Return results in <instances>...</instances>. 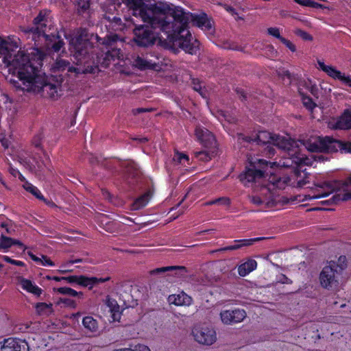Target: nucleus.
<instances>
[{"mask_svg": "<svg viewBox=\"0 0 351 351\" xmlns=\"http://www.w3.org/2000/svg\"><path fill=\"white\" fill-rule=\"evenodd\" d=\"M173 160L175 161H178L180 163H182V160H184L188 161L189 156L184 154H181V153L177 152L173 157Z\"/></svg>", "mask_w": 351, "mask_h": 351, "instance_id": "46", "label": "nucleus"}, {"mask_svg": "<svg viewBox=\"0 0 351 351\" xmlns=\"http://www.w3.org/2000/svg\"><path fill=\"white\" fill-rule=\"evenodd\" d=\"M172 269H173V268L172 267H171V266L159 267V268H156V269H154L153 270H151L149 271V274L151 275L160 274H163V273L167 272V271H171Z\"/></svg>", "mask_w": 351, "mask_h": 351, "instance_id": "38", "label": "nucleus"}, {"mask_svg": "<svg viewBox=\"0 0 351 351\" xmlns=\"http://www.w3.org/2000/svg\"><path fill=\"white\" fill-rule=\"evenodd\" d=\"M194 339L199 344L210 346L217 340L214 329L204 324L196 325L192 330Z\"/></svg>", "mask_w": 351, "mask_h": 351, "instance_id": "11", "label": "nucleus"}, {"mask_svg": "<svg viewBox=\"0 0 351 351\" xmlns=\"http://www.w3.org/2000/svg\"><path fill=\"white\" fill-rule=\"evenodd\" d=\"M134 351H151L150 349L145 345H138L135 347Z\"/></svg>", "mask_w": 351, "mask_h": 351, "instance_id": "61", "label": "nucleus"}, {"mask_svg": "<svg viewBox=\"0 0 351 351\" xmlns=\"http://www.w3.org/2000/svg\"><path fill=\"white\" fill-rule=\"evenodd\" d=\"M268 165L273 168L276 165V162H267L263 159L258 160L257 162L254 163L252 168L247 169L243 174L240 175V180L246 184V182H255L262 178L265 174L263 169Z\"/></svg>", "mask_w": 351, "mask_h": 351, "instance_id": "10", "label": "nucleus"}, {"mask_svg": "<svg viewBox=\"0 0 351 351\" xmlns=\"http://www.w3.org/2000/svg\"><path fill=\"white\" fill-rule=\"evenodd\" d=\"M98 37L95 40L93 48L89 51L87 59L91 62H94L96 69L92 73H97L99 69V65L104 68L108 66L111 61L119 60L123 57L121 50L117 48L114 45L119 40V36L117 34L110 33L104 38Z\"/></svg>", "mask_w": 351, "mask_h": 351, "instance_id": "5", "label": "nucleus"}, {"mask_svg": "<svg viewBox=\"0 0 351 351\" xmlns=\"http://www.w3.org/2000/svg\"><path fill=\"white\" fill-rule=\"evenodd\" d=\"M279 282L282 284H291L292 281L288 278L286 276L281 274L279 278Z\"/></svg>", "mask_w": 351, "mask_h": 351, "instance_id": "59", "label": "nucleus"}, {"mask_svg": "<svg viewBox=\"0 0 351 351\" xmlns=\"http://www.w3.org/2000/svg\"><path fill=\"white\" fill-rule=\"evenodd\" d=\"M240 248H241V245H239V244H236V245H230L228 247H222V248L212 251V253L216 252H225V251H228V250H238Z\"/></svg>", "mask_w": 351, "mask_h": 351, "instance_id": "49", "label": "nucleus"}, {"mask_svg": "<svg viewBox=\"0 0 351 351\" xmlns=\"http://www.w3.org/2000/svg\"><path fill=\"white\" fill-rule=\"evenodd\" d=\"M57 291L62 294L68 295L70 296H82L83 293L82 292H77L74 289L69 287H60L57 289Z\"/></svg>", "mask_w": 351, "mask_h": 351, "instance_id": "32", "label": "nucleus"}, {"mask_svg": "<svg viewBox=\"0 0 351 351\" xmlns=\"http://www.w3.org/2000/svg\"><path fill=\"white\" fill-rule=\"evenodd\" d=\"M107 305L110 308L111 313H112L113 320H117L119 316V306L115 300H111L110 299L107 301Z\"/></svg>", "mask_w": 351, "mask_h": 351, "instance_id": "29", "label": "nucleus"}, {"mask_svg": "<svg viewBox=\"0 0 351 351\" xmlns=\"http://www.w3.org/2000/svg\"><path fill=\"white\" fill-rule=\"evenodd\" d=\"M287 47H288L291 51L294 52L296 50L295 46L289 40L283 37L280 40Z\"/></svg>", "mask_w": 351, "mask_h": 351, "instance_id": "51", "label": "nucleus"}, {"mask_svg": "<svg viewBox=\"0 0 351 351\" xmlns=\"http://www.w3.org/2000/svg\"><path fill=\"white\" fill-rule=\"evenodd\" d=\"M195 136L205 147H211L215 146L216 141L213 134L206 128L197 127L195 129Z\"/></svg>", "mask_w": 351, "mask_h": 351, "instance_id": "17", "label": "nucleus"}, {"mask_svg": "<svg viewBox=\"0 0 351 351\" xmlns=\"http://www.w3.org/2000/svg\"><path fill=\"white\" fill-rule=\"evenodd\" d=\"M3 260L9 263H11L12 265H15L17 266H23L24 265L23 262L20 261L13 260L7 256H3Z\"/></svg>", "mask_w": 351, "mask_h": 351, "instance_id": "52", "label": "nucleus"}, {"mask_svg": "<svg viewBox=\"0 0 351 351\" xmlns=\"http://www.w3.org/2000/svg\"><path fill=\"white\" fill-rule=\"evenodd\" d=\"M1 351H29L27 342L24 339L8 338L3 341Z\"/></svg>", "mask_w": 351, "mask_h": 351, "instance_id": "16", "label": "nucleus"}, {"mask_svg": "<svg viewBox=\"0 0 351 351\" xmlns=\"http://www.w3.org/2000/svg\"><path fill=\"white\" fill-rule=\"evenodd\" d=\"M294 1L299 3L300 5L308 7H315V5L317 4L311 0H294Z\"/></svg>", "mask_w": 351, "mask_h": 351, "instance_id": "47", "label": "nucleus"}, {"mask_svg": "<svg viewBox=\"0 0 351 351\" xmlns=\"http://www.w3.org/2000/svg\"><path fill=\"white\" fill-rule=\"evenodd\" d=\"M324 71L326 72L330 77L339 80L340 77H341L342 74L339 71H337L332 66H327L326 69H325Z\"/></svg>", "mask_w": 351, "mask_h": 351, "instance_id": "35", "label": "nucleus"}, {"mask_svg": "<svg viewBox=\"0 0 351 351\" xmlns=\"http://www.w3.org/2000/svg\"><path fill=\"white\" fill-rule=\"evenodd\" d=\"M257 267V263L254 259H249L238 267V272L241 276H245Z\"/></svg>", "mask_w": 351, "mask_h": 351, "instance_id": "23", "label": "nucleus"}, {"mask_svg": "<svg viewBox=\"0 0 351 351\" xmlns=\"http://www.w3.org/2000/svg\"><path fill=\"white\" fill-rule=\"evenodd\" d=\"M33 52L34 49L30 53H27L19 48L16 42L3 40L0 37V54L3 56V62L9 72L7 80L8 77L16 79L21 76L23 69L34 58Z\"/></svg>", "mask_w": 351, "mask_h": 351, "instance_id": "6", "label": "nucleus"}, {"mask_svg": "<svg viewBox=\"0 0 351 351\" xmlns=\"http://www.w3.org/2000/svg\"><path fill=\"white\" fill-rule=\"evenodd\" d=\"M248 198L252 203L256 206L265 204L260 194L256 195H249Z\"/></svg>", "mask_w": 351, "mask_h": 351, "instance_id": "39", "label": "nucleus"}, {"mask_svg": "<svg viewBox=\"0 0 351 351\" xmlns=\"http://www.w3.org/2000/svg\"><path fill=\"white\" fill-rule=\"evenodd\" d=\"M265 238L258 237L250 239L237 240L235 242L239 243V245H241V248L244 246L252 245L254 242L264 239Z\"/></svg>", "mask_w": 351, "mask_h": 351, "instance_id": "37", "label": "nucleus"}, {"mask_svg": "<svg viewBox=\"0 0 351 351\" xmlns=\"http://www.w3.org/2000/svg\"><path fill=\"white\" fill-rule=\"evenodd\" d=\"M303 104L308 110H313L316 106L315 104L313 102L312 99L308 97L303 98Z\"/></svg>", "mask_w": 351, "mask_h": 351, "instance_id": "44", "label": "nucleus"}, {"mask_svg": "<svg viewBox=\"0 0 351 351\" xmlns=\"http://www.w3.org/2000/svg\"><path fill=\"white\" fill-rule=\"evenodd\" d=\"M335 129H351V107L344 110L342 114L337 119L332 126Z\"/></svg>", "mask_w": 351, "mask_h": 351, "instance_id": "19", "label": "nucleus"}, {"mask_svg": "<svg viewBox=\"0 0 351 351\" xmlns=\"http://www.w3.org/2000/svg\"><path fill=\"white\" fill-rule=\"evenodd\" d=\"M110 279V277H107L105 278H98L96 277H93L94 285L99 283V282H105L106 281H108Z\"/></svg>", "mask_w": 351, "mask_h": 351, "instance_id": "62", "label": "nucleus"}, {"mask_svg": "<svg viewBox=\"0 0 351 351\" xmlns=\"http://www.w3.org/2000/svg\"><path fill=\"white\" fill-rule=\"evenodd\" d=\"M267 32L269 35L278 38L280 40H281V38H283V37L280 36L279 29L277 27H269L267 29Z\"/></svg>", "mask_w": 351, "mask_h": 351, "instance_id": "43", "label": "nucleus"}, {"mask_svg": "<svg viewBox=\"0 0 351 351\" xmlns=\"http://www.w3.org/2000/svg\"><path fill=\"white\" fill-rule=\"evenodd\" d=\"M193 84H194V86H193V89L195 90V91H197L199 93V94L203 97H206V93H205V91H204V90L202 89V86L200 84H195V82H193Z\"/></svg>", "mask_w": 351, "mask_h": 351, "instance_id": "54", "label": "nucleus"}, {"mask_svg": "<svg viewBox=\"0 0 351 351\" xmlns=\"http://www.w3.org/2000/svg\"><path fill=\"white\" fill-rule=\"evenodd\" d=\"M237 93L239 95L240 99L243 101L245 100L247 98V96L245 93V92L241 89H237Z\"/></svg>", "mask_w": 351, "mask_h": 351, "instance_id": "63", "label": "nucleus"}, {"mask_svg": "<svg viewBox=\"0 0 351 351\" xmlns=\"http://www.w3.org/2000/svg\"><path fill=\"white\" fill-rule=\"evenodd\" d=\"M290 182L289 177L284 176L282 177H278L276 176H272L269 178V185L273 189L277 188L279 189H284Z\"/></svg>", "mask_w": 351, "mask_h": 351, "instance_id": "22", "label": "nucleus"}, {"mask_svg": "<svg viewBox=\"0 0 351 351\" xmlns=\"http://www.w3.org/2000/svg\"><path fill=\"white\" fill-rule=\"evenodd\" d=\"M238 141H244L248 143L252 141L262 144H273L281 149H290L293 146L294 141L289 136H283L276 134H272L266 131H261L256 134L254 137L245 136L243 134H237Z\"/></svg>", "mask_w": 351, "mask_h": 351, "instance_id": "9", "label": "nucleus"}, {"mask_svg": "<svg viewBox=\"0 0 351 351\" xmlns=\"http://www.w3.org/2000/svg\"><path fill=\"white\" fill-rule=\"evenodd\" d=\"M32 55L34 58L23 69L21 76L8 77V81L16 89L22 91L41 93L43 97L55 98L58 96L59 86L63 82V78L53 76V80L56 78L57 84L47 82L43 77L38 74V68L42 66V62L47 57L46 54L38 49H34Z\"/></svg>", "mask_w": 351, "mask_h": 351, "instance_id": "3", "label": "nucleus"}, {"mask_svg": "<svg viewBox=\"0 0 351 351\" xmlns=\"http://www.w3.org/2000/svg\"><path fill=\"white\" fill-rule=\"evenodd\" d=\"M246 312L243 309L225 310L220 313V317L225 324L232 325L241 322L246 317Z\"/></svg>", "mask_w": 351, "mask_h": 351, "instance_id": "15", "label": "nucleus"}, {"mask_svg": "<svg viewBox=\"0 0 351 351\" xmlns=\"http://www.w3.org/2000/svg\"><path fill=\"white\" fill-rule=\"evenodd\" d=\"M21 285L23 287V289L27 290V291H32L33 287H34V284L32 282V281H30L29 280H27V279H24L23 278L21 280Z\"/></svg>", "mask_w": 351, "mask_h": 351, "instance_id": "42", "label": "nucleus"}, {"mask_svg": "<svg viewBox=\"0 0 351 351\" xmlns=\"http://www.w3.org/2000/svg\"><path fill=\"white\" fill-rule=\"evenodd\" d=\"M152 195V193L148 191L137 198L135 202L132 204V210H138L145 206Z\"/></svg>", "mask_w": 351, "mask_h": 351, "instance_id": "27", "label": "nucleus"}, {"mask_svg": "<svg viewBox=\"0 0 351 351\" xmlns=\"http://www.w3.org/2000/svg\"><path fill=\"white\" fill-rule=\"evenodd\" d=\"M89 1L88 0H79L77 1L78 10L80 12H85L89 8Z\"/></svg>", "mask_w": 351, "mask_h": 351, "instance_id": "40", "label": "nucleus"}, {"mask_svg": "<svg viewBox=\"0 0 351 351\" xmlns=\"http://www.w3.org/2000/svg\"><path fill=\"white\" fill-rule=\"evenodd\" d=\"M173 269H172L171 271L174 272V276L177 277H183L188 272V269L184 266H171Z\"/></svg>", "mask_w": 351, "mask_h": 351, "instance_id": "36", "label": "nucleus"}, {"mask_svg": "<svg viewBox=\"0 0 351 351\" xmlns=\"http://www.w3.org/2000/svg\"><path fill=\"white\" fill-rule=\"evenodd\" d=\"M51 306V304H47L46 303H38L36 306V308L38 313H42L49 308Z\"/></svg>", "mask_w": 351, "mask_h": 351, "instance_id": "45", "label": "nucleus"}, {"mask_svg": "<svg viewBox=\"0 0 351 351\" xmlns=\"http://www.w3.org/2000/svg\"><path fill=\"white\" fill-rule=\"evenodd\" d=\"M329 263H334L333 265L336 266L334 267L337 271H339L341 274L342 271L343 269H345L347 267L346 258V256H340L337 262L334 261H331Z\"/></svg>", "mask_w": 351, "mask_h": 351, "instance_id": "31", "label": "nucleus"}, {"mask_svg": "<svg viewBox=\"0 0 351 351\" xmlns=\"http://www.w3.org/2000/svg\"><path fill=\"white\" fill-rule=\"evenodd\" d=\"M225 9H226L228 12H229L230 13H231V14H232V15L237 16L236 19H243L241 17H240V16H238L237 12L235 11V10H234L232 7L229 6V5H226V6H225Z\"/></svg>", "mask_w": 351, "mask_h": 351, "instance_id": "56", "label": "nucleus"}, {"mask_svg": "<svg viewBox=\"0 0 351 351\" xmlns=\"http://www.w3.org/2000/svg\"><path fill=\"white\" fill-rule=\"evenodd\" d=\"M84 328L91 332H96L99 330L97 321L91 316H86L82 319Z\"/></svg>", "mask_w": 351, "mask_h": 351, "instance_id": "26", "label": "nucleus"}, {"mask_svg": "<svg viewBox=\"0 0 351 351\" xmlns=\"http://www.w3.org/2000/svg\"><path fill=\"white\" fill-rule=\"evenodd\" d=\"M223 47L225 49L236 50V51H242L243 50L242 47L240 45H238L236 43H230L228 41L223 43Z\"/></svg>", "mask_w": 351, "mask_h": 351, "instance_id": "41", "label": "nucleus"}, {"mask_svg": "<svg viewBox=\"0 0 351 351\" xmlns=\"http://www.w3.org/2000/svg\"><path fill=\"white\" fill-rule=\"evenodd\" d=\"M154 110V109L152 108H138L133 109L132 114L134 115H136L139 113L149 112H153Z\"/></svg>", "mask_w": 351, "mask_h": 351, "instance_id": "48", "label": "nucleus"}, {"mask_svg": "<svg viewBox=\"0 0 351 351\" xmlns=\"http://www.w3.org/2000/svg\"><path fill=\"white\" fill-rule=\"evenodd\" d=\"M0 142H1V145H2V146L5 149H8L9 147V146H10V141L5 136L0 138Z\"/></svg>", "mask_w": 351, "mask_h": 351, "instance_id": "58", "label": "nucleus"}, {"mask_svg": "<svg viewBox=\"0 0 351 351\" xmlns=\"http://www.w3.org/2000/svg\"><path fill=\"white\" fill-rule=\"evenodd\" d=\"M23 187L25 188V189L27 191L31 193L33 195H34L38 199L43 201L46 204L51 206H55L54 203L46 199L43 197V195L41 194L40 191L36 186L32 185V184L27 182L23 185Z\"/></svg>", "mask_w": 351, "mask_h": 351, "instance_id": "25", "label": "nucleus"}, {"mask_svg": "<svg viewBox=\"0 0 351 351\" xmlns=\"http://www.w3.org/2000/svg\"><path fill=\"white\" fill-rule=\"evenodd\" d=\"M78 276H71L68 277H63L62 280L66 281L69 283L73 284L76 283L77 284L78 281Z\"/></svg>", "mask_w": 351, "mask_h": 351, "instance_id": "53", "label": "nucleus"}, {"mask_svg": "<svg viewBox=\"0 0 351 351\" xmlns=\"http://www.w3.org/2000/svg\"><path fill=\"white\" fill-rule=\"evenodd\" d=\"M220 201H224V202L226 204V205L230 204V199L226 197H220V198L216 199L212 201V203L216 204V203L219 202Z\"/></svg>", "mask_w": 351, "mask_h": 351, "instance_id": "64", "label": "nucleus"}, {"mask_svg": "<svg viewBox=\"0 0 351 351\" xmlns=\"http://www.w3.org/2000/svg\"><path fill=\"white\" fill-rule=\"evenodd\" d=\"M169 302L177 306L186 305L189 306L192 302V298L182 292L178 295H171L169 296Z\"/></svg>", "mask_w": 351, "mask_h": 351, "instance_id": "21", "label": "nucleus"}, {"mask_svg": "<svg viewBox=\"0 0 351 351\" xmlns=\"http://www.w3.org/2000/svg\"><path fill=\"white\" fill-rule=\"evenodd\" d=\"M184 14L190 16L189 18V21H192L198 27L208 31L212 29V24L210 21H208L206 15L197 16L189 13H186L184 12Z\"/></svg>", "mask_w": 351, "mask_h": 351, "instance_id": "20", "label": "nucleus"}, {"mask_svg": "<svg viewBox=\"0 0 351 351\" xmlns=\"http://www.w3.org/2000/svg\"><path fill=\"white\" fill-rule=\"evenodd\" d=\"M333 265V263H328L319 274L320 285L326 289H330L339 284L341 273L334 267L335 266Z\"/></svg>", "mask_w": 351, "mask_h": 351, "instance_id": "12", "label": "nucleus"}, {"mask_svg": "<svg viewBox=\"0 0 351 351\" xmlns=\"http://www.w3.org/2000/svg\"><path fill=\"white\" fill-rule=\"evenodd\" d=\"M130 62L133 66L140 70L156 69L158 64V58L152 53L133 54Z\"/></svg>", "mask_w": 351, "mask_h": 351, "instance_id": "13", "label": "nucleus"}, {"mask_svg": "<svg viewBox=\"0 0 351 351\" xmlns=\"http://www.w3.org/2000/svg\"><path fill=\"white\" fill-rule=\"evenodd\" d=\"M29 292L38 296L41 294L42 290L38 287L34 285L32 291H30Z\"/></svg>", "mask_w": 351, "mask_h": 351, "instance_id": "60", "label": "nucleus"}, {"mask_svg": "<svg viewBox=\"0 0 351 351\" xmlns=\"http://www.w3.org/2000/svg\"><path fill=\"white\" fill-rule=\"evenodd\" d=\"M47 21L40 12L34 20V26L26 30V32L32 34V39L36 40L40 36L45 38V45L49 52H59L62 49V53L57 56L51 65L53 73L67 70L69 73H73L75 77L82 74L92 73L95 71L96 66L87 59L88 53L94 47V40L98 37L93 33L89 32L86 29L80 28L76 35L70 40V45L73 47L74 66L71 65L70 62L62 58V53H65L64 42L60 38L58 34L49 33L50 27L47 26Z\"/></svg>", "mask_w": 351, "mask_h": 351, "instance_id": "1", "label": "nucleus"}, {"mask_svg": "<svg viewBox=\"0 0 351 351\" xmlns=\"http://www.w3.org/2000/svg\"><path fill=\"white\" fill-rule=\"evenodd\" d=\"M339 80L351 87V76H345L343 74H341Z\"/></svg>", "mask_w": 351, "mask_h": 351, "instance_id": "57", "label": "nucleus"}, {"mask_svg": "<svg viewBox=\"0 0 351 351\" xmlns=\"http://www.w3.org/2000/svg\"><path fill=\"white\" fill-rule=\"evenodd\" d=\"M0 242L2 247V249H8L13 245L14 239L6 237L5 234L3 232L0 237Z\"/></svg>", "mask_w": 351, "mask_h": 351, "instance_id": "33", "label": "nucleus"}, {"mask_svg": "<svg viewBox=\"0 0 351 351\" xmlns=\"http://www.w3.org/2000/svg\"><path fill=\"white\" fill-rule=\"evenodd\" d=\"M298 147V145L297 143L294 141L293 146L291 147L290 149H285V150L287 151L289 158L285 161L279 163V165L285 167H292L293 164L296 165L303 164L309 165V159L298 152V150L296 149Z\"/></svg>", "mask_w": 351, "mask_h": 351, "instance_id": "14", "label": "nucleus"}, {"mask_svg": "<svg viewBox=\"0 0 351 351\" xmlns=\"http://www.w3.org/2000/svg\"><path fill=\"white\" fill-rule=\"evenodd\" d=\"M104 19L109 22V25H106L107 28L112 29L115 32L121 31L123 29V25L119 17L105 14Z\"/></svg>", "mask_w": 351, "mask_h": 351, "instance_id": "24", "label": "nucleus"}, {"mask_svg": "<svg viewBox=\"0 0 351 351\" xmlns=\"http://www.w3.org/2000/svg\"><path fill=\"white\" fill-rule=\"evenodd\" d=\"M174 18L173 32L167 34V38L173 47H179L189 54H196L199 50V42L193 40L192 36L187 29L189 18L184 15L182 9L171 5V13Z\"/></svg>", "mask_w": 351, "mask_h": 351, "instance_id": "4", "label": "nucleus"}, {"mask_svg": "<svg viewBox=\"0 0 351 351\" xmlns=\"http://www.w3.org/2000/svg\"><path fill=\"white\" fill-rule=\"evenodd\" d=\"M300 142L311 152L332 153L341 150L351 153V142L343 143L329 136H311Z\"/></svg>", "mask_w": 351, "mask_h": 351, "instance_id": "8", "label": "nucleus"}, {"mask_svg": "<svg viewBox=\"0 0 351 351\" xmlns=\"http://www.w3.org/2000/svg\"><path fill=\"white\" fill-rule=\"evenodd\" d=\"M78 281L77 285H80L82 287H88L89 289H92L94 285L93 277L88 278L84 276H78Z\"/></svg>", "mask_w": 351, "mask_h": 351, "instance_id": "30", "label": "nucleus"}, {"mask_svg": "<svg viewBox=\"0 0 351 351\" xmlns=\"http://www.w3.org/2000/svg\"><path fill=\"white\" fill-rule=\"evenodd\" d=\"M126 168L128 173L132 174V176L134 177L138 174L136 165L133 162H130Z\"/></svg>", "mask_w": 351, "mask_h": 351, "instance_id": "50", "label": "nucleus"}, {"mask_svg": "<svg viewBox=\"0 0 351 351\" xmlns=\"http://www.w3.org/2000/svg\"><path fill=\"white\" fill-rule=\"evenodd\" d=\"M132 14L142 19L144 24L133 29L134 41L138 46L153 45L160 32L172 33L174 18L171 13V5L164 2L152 3L154 0H122Z\"/></svg>", "mask_w": 351, "mask_h": 351, "instance_id": "2", "label": "nucleus"}, {"mask_svg": "<svg viewBox=\"0 0 351 351\" xmlns=\"http://www.w3.org/2000/svg\"><path fill=\"white\" fill-rule=\"evenodd\" d=\"M294 34L296 36L301 38L302 40H306V41H312L313 39V36L311 34H309L308 32H306L301 29H299V28H297L294 30Z\"/></svg>", "mask_w": 351, "mask_h": 351, "instance_id": "34", "label": "nucleus"}, {"mask_svg": "<svg viewBox=\"0 0 351 351\" xmlns=\"http://www.w3.org/2000/svg\"><path fill=\"white\" fill-rule=\"evenodd\" d=\"M278 75L280 76L282 78L287 77L289 80V83L291 82V73H289V71H285V70L280 71L278 72Z\"/></svg>", "mask_w": 351, "mask_h": 351, "instance_id": "55", "label": "nucleus"}, {"mask_svg": "<svg viewBox=\"0 0 351 351\" xmlns=\"http://www.w3.org/2000/svg\"><path fill=\"white\" fill-rule=\"evenodd\" d=\"M27 254L31 257V258L36 263H40L41 265L45 266H53L54 263L52 262L47 256L41 255V258H39L35 256L31 252H28Z\"/></svg>", "mask_w": 351, "mask_h": 351, "instance_id": "28", "label": "nucleus"}, {"mask_svg": "<svg viewBox=\"0 0 351 351\" xmlns=\"http://www.w3.org/2000/svg\"><path fill=\"white\" fill-rule=\"evenodd\" d=\"M259 194L266 207L274 206L279 201L277 199V195L274 192V189L269 184L267 186L261 188Z\"/></svg>", "mask_w": 351, "mask_h": 351, "instance_id": "18", "label": "nucleus"}, {"mask_svg": "<svg viewBox=\"0 0 351 351\" xmlns=\"http://www.w3.org/2000/svg\"><path fill=\"white\" fill-rule=\"evenodd\" d=\"M315 193L311 196L309 199H319L328 196L332 193L335 195L324 203L332 204L337 203L342 200L346 201L351 199V176L343 182H322L315 184Z\"/></svg>", "mask_w": 351, "mask_h": 351, "instance_id": "7", "label": "nucleus"}]
</instances>
